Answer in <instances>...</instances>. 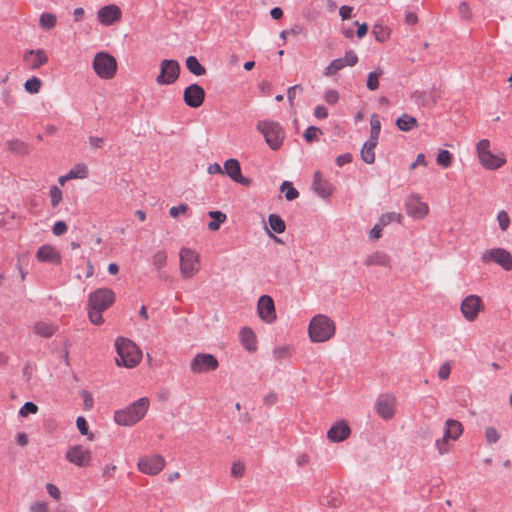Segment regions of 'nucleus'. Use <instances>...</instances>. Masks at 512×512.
Masks as SVG:
<instances>
[{
	"instance_id": "f257e3e1",
	"label": "nucleus",
	"mask_w": 512,
	"mask_h": 512,
	"mask_svg": "<svg viewBox=\"0 0 512 512\" xmlns=\"http://www.w3.org/2000/svg\"><path fill=\"white\" fill-rule=\"evenodd\" d=\"M115 348L117 352V357L115 359L117 366L131 369L141 362L142 352L130 339L118 337L115 340Z\"/></svg>"
},
{
	"instance_id": "f03ea898",
	"label": "nucleus",
	"mask_w": 512,
	"mask_h": 512,
	"mask_svg": "<svg viewBox=\"0 0 512 512\" xmlns=\"http://www.w3.org/2000/svg\"><path fill=\"white\" fill-rule=\"evenodd\" d=\"M335 331V322L324 314L312 317L308 325V336L312 343L329 341L335 335Z\"/></svg>"
},
{
	"instance_id": "7ed1b4c3",
	"label": "nucleus",
	"mask_w": 512,
	"mask_h": 512,
	"mask_svg": "<svg viewBox=\"0 0 512 512\" xmlns=\"http://www.w3.org/2000/svg\"><path fill=\"white\" fill-rule=\"evenodd\" d=\"M150 402L147 397H142L124 409L114 413V420L121 426H132L139 422L147 413Z\"/></svg>"
},
{
	"instance_id": "20e7f679",
	"label": "nucleus",
	"mask_w": 512,
	"mask_h": 512,
	"mask_svg": "<svg viewBox=\"0 0 512 512\" xmlns=\"http://www.w3.org/2000/svg\"><path fill=\"white\" fill-rule=\"evenodd\" d=\"M489 139H482L476 144V154L479 163L487 170H498L503 167L507 160L504 152L494 154Z\"/></svg>"
},
{
	"instance_id": "39448f33",
	"label": "nucleus",
	"mask_w": 512,
	"mask_h": 512,
	"mask_svg": "<svg viewBox=\"0 0 512 512\" xmlns=\"http://www.w3.org/2000/svg\"><path fill=\"white\" fill-rule=\"evenodd\" d=\"M257 130L264 136L266 143L272 150H278L285 139L283 127L273 120H261L257 123Z\"/></svg>"
},
{
	"instance_id": "423d86ee",
	"label": "nucleus",
	"mask_w": 512,
	"mask_h": 512,
	"mask_svg": "<svg viewBox=\"0 0 512 512\" xmlns=\"http://www.w3.org/2000/svg\"><path fill=\"white\" fill-rule=\"evenodd\" d=\"M179 266L183 278L194 277L201 269L200 254L192 248L182 247L179 250Z\"/></svg>"
},
{
	"instance_id": "0eeeda50",
	"label": "nucleus",
	"mask_w": 512,
	"mask_h": 512,
	"mask_svg": "<svg viewBox=\"0 0 512 512\" xmlns=\"http://www.w3.org/2000/svg\"><path fill=\"white\" fill-rule=\"evenodd\" d=\"M480 260L485 265L495 264L506 272L512 271V253L502 247H492L485 249Z\"/></svg>"
},
{
	"instance_id": "6e6552de",
	"label": "nucleus",
	"mask_w": 512,
	"mask_h": 512,
	"mask_svg": "<svg viewBox=\"0 0 512 512\" xmlns=\"http://www.w3.org/2000/svg\"><path fill=\"white\" fill-rule=\"evenodd\" d=\"M92 67L99 78L103 80H110L116 75L118 65L117 60L113 55L102 51L96 53L94 56Z\"/></svg>"
},
{
	"instance_id": "1a4fd4ad",
	"label": "nucleus",
	"mask_w": 512,
	"mask_h": 512,
	"mask_svg": "<svg viewBox=\"0 0 512 512\" xmlns=\"http://www.w3.org/2000/svg\"><path fill=\"white\" fill-rule=\"evenodd\" d=\"M485 311V303L481 296L469 294L460 303L462 317L469 323L475 322L479 315Z\"/></svg>"
},
{
	"instance_id": "9d476101",
	"label": "nucleus",
	"mask_w": 512,
	"mask_h": 512,
	"mask_svg": "<svg viewBox=\"0 0 512 512\" xmlns=\"http://www.w3.org/2000/svg\"><path fill=\"white\" fill-rule=\"evenodd\" d=\"M116 296L110 288H98L88 297V308L107 310L115 302Z\"/></svg>"
},
{
	"instance_id": "9b49d317",
	"label": "nucleus",
	"mask_w": 512,
	"mask_h": 512,
	"mask_svg": "<svg viewBox=\"0 0 512 512\" xmlns=\"http://www.w3.org/2000/svg\"><path fill=\"white\" fill-rule=\"evenodd\" d=\"M65 458L69 463L81 468L91 466L93 460L90 449L80 444L69 447Z\"/></svg>"
},
{
	"instance_id": "f8f14e48",
	"label": "nucleus",
	"mask_w": 512,
	"mask_h": 512,
	"mask_svg": "<svg viewBox=\"0 0 512 512\" xmlns=\"http://www.w3.org/2000/svg\"><path fill=\"white\" fill-rule=\"evenodd\" d=\"M180 75V65L173 59H164L160 62V73L156 77L159 85H171L175 83Z\"/></svg>"
},
{
	"instance_id": "ddd939ff",
	"label": "nucleus",
	"mask_w": 512,
	"mask_h": 512,
	"mask_svg": "<svg viewBox=\"0 0 512 512\" xmlns=\"http://www.w3.org/2000/svg\"><path fill=\"white\" fill-rule=\"evenodd\" d=\"M190 370L195 374H203L215 371L219 367L217 358L210 353H198L190 362Z\"/></svg>"
},
{
	"instance_id": "4468645a",
	"label": "nucleus",
	"mask_w": 512,
	"mask_h": 512,
	"mask_svg": "<svg viewBox=\"0 0 512 512\" xmlns=\"http://www.w3.org/2000/svg\"><path fill=\"white\" fill-rule=\"evenodd\" d=\"M166 461L160 454L144 455L138 459L137 468L146 475H157L165 467Z\"/></svg>"
},
{
	"instance_id": "2eb2a0df",
	"label": "nucleus",
	"mask_w": 512,
	"mask_h": 512,
	"mask_svg": "<svg viewBox=\"0 0 512 512\" xmlns=\"http://www.w3.org/2000/svg\"><path fill=\"white\" fill-rule=\"evenodd\" d=\"M358 63V56L353 50H349L345 53V55L341 58H337L332 60L328 66L324 68L323 75L324 76H334L340 70L344 69L347 66L353 67Z\"/></svg>"
},
{
	"instance_id": "dca6fc26",
	"label": "nucleus",
	"mask_w": 512,
	"mask_h": 512,
	"mask_svg": "<svg viewBox=\"0 0 512 512\" xmlns=\"http://www.w3.org/2000/svg\"><path fill=\"white\" fill-rule=\"evenodd\" d=\"M257 312L260 319L268 324L277 319L275 304L269 295H262L257 302Z\"/></svg>"
},
{
	"instance_id": "f3484780",
	"label": "nucleus",
	"mask_w": 512,
	"mask_h": 512,
	"mask_svg": "<svg viewBox=\"0 0 512 512\" xmlns=\"http://www.w3.org/2000/svg\"><path fill=\"white\" fill-rule=\"evenodd\" d=\"M396 398L391 394L380 395L376 401V412L384 420L394 417L396 411Z\"/></svg>"
},
{
	"instance_id": "a211bd4d",
	"label": "nucleus",
	"mask_w": 512,
	"mask_h": 512,
	"mask_svg": "<svg viewBox=\"0 0 512 512\" xmlns=\"http://www.w3.org/2000/svg\"><path fill=\"white\" fill-rule=\"evenodd\" d=\"M223 173L227 174L234 182L245 187L252 185V180L246 178L241 173L240 162L235 158H230L224 162Z\"/></svg>"
},
{
	"instance_id": "6ab92c4d",
	"label": "nucleus",
	"mask_w": 512,
	"mask_h": 512,
	"mask_svg": "<svg viewBox=\"0 0 512 512\" xmlns=\"http://www.w3.org/2000/svg\"><path fill=\"white\" fill-rule=\"evenodd\" d=\"M183 100L187 106L198 108L205 100V90L196 83L191 84L184 89Z\"/></svg>"
},
{
	"instance_id": "aec40b11",
	"label": "nucleus",
	"mask_w": 512,
	"mask_h": 512,
	"mask_svg": "<svg viewBox=\"0 0 512 512\" xmlns=\"http://www.w3.org/2000/svg\"><path fill=\"white\" fill-rule=\"evenodd\" d=\"M98 21L104 26H111L122 18V11L116 4L101 7L97 12Z\"/></svg>"
},
{
	"instance_id": "412c9836",
	"label": "nucleus",
	"mask_w": 512,
	"mask_h": 512,
	"mask_svg": "<svg viewBox=\"0 0 512 512\" xmlns=\"http://www.w3.org/2000/svg\"><path fill=\"white\" fill-rule=\"evenodd\" d=\"M406 212L414 219H423L429 214V206L422 202L416 195L411 196L406 202Z\"/></svg>"
},
{
	"instance_id": "4be33fe9",
	"label": "nucleus",
	"mask_w": 512,
	"mask_h": 512,
	"mask_svg": "<svg viewBox=\"0 0 512 512\" xmlns=\"http://www.w3.org/2000/svg\"><path fill=\"white\" fill-rule=\"evenodd\" d=\"M363 264L366 267H382L391 269L392 258L387 252L376 250L365 257Z\"/></svg>"
},
{
	"instance_id": "5701e85b",
	"label": "nucleus",
	"mask_w": 512,
	"mask_h": 512,
	"mask_svg": "<svg viewBox=\"0 0 512 512\" xmlns=\"http://www.w3.org/2000/svg\"><path fill=\"white\" fill-rule=\"evenodd\" d=\"M23 61L29 69L36 70L47 64L48 55L43 49H31L24 53Z\"/></svg>"
},
{
	"instance_id": "b1692460",
	"label": "nucleus",
	"mask_w": 512,
	"mask_h": 512,
	"mask_svg": "<svg viewBox=\"0 0 512 512\" xmlns=\"http://www.w3.org/2000/svg\"><path fill=\"white\" fill-rule=\"evenodd\" d=\"M36 258L43 263L59 265L62 257L60 251L53 245H42L36 252Z\"/></svg>"
},
{
	"instance_id": "393cba45",
	"label": "nucleus",
	"mask_w": 512,
	"mask_h": 512,
	"mask_svg": "<svg viewBox=\"0 0 512 512\" xmlns=\"http://www.w3.org/2000/svg\"><path fill=\"white\" fill-rule=\"evenodd\" d=\"M239 338L244 349L250 353L256 352L258 349L257 336L249 327H244L239 333Z\"/></svg>"
},
{
	"instance_id": "a878e982",
	"label": "nucleus",
	"mask_w": 512,
	"mask_h": 512,
	"mask_svg": "<svg viewBox=\"0 0 512 512\" xmlns=\"http://www.w3.org/2000/svg\"><path fill=\"white\" fill-rule=\"evenodd\" d=\"M313 190L318 196L322 198H328L332 194L331 184L322 178V174L319 171L314 173Z\"/></svg>"
},
{
	"instance_id": "bb28decb",
	"label": "nucleus",
	"mask_w": 512,
	"mask_h": 512,
	"mask_svg": "<svg viewBox=\"0 0 512 512\" xmlns=\"http://www.w3.org/2000/svg\"><path fill=\"white\" fill-rule=\"evenodd\" d=\"M350 435V428L344 422L333 425L327 432V438L332 442H341Z\"/></svg>"
},
{
	"instance_id": "cd10ccee",
	"label": "nucleus",
	"mask_w": 512,
	"mask_h": 512,
	"mask_svg": "<svg viewBox=\"0 0 512 512\" xmlns=\"http://www.w3.org/2000/svg\"><path fill=\"white\" fill-rule=\"evenodd\" d=\"M463 433V425L461 422L448 419L444 424V435L452 441L457 440Z\"/></svg>"
},
{
	"instance_id": "c85d7f7f",
	"label": "nucleus",
	"mask_w": 512,
	"mask_h": 512,
	"mask_svg": "<svg viewBox=\"0 0 512 512\" xmlns=\"http://www.w3.org/2000/svg\"><path fill=\"white\" fill-rule=\"evenodd\" d=\"M378 141H372V139H368L362 149H361V158L367 164H373L375 162V147Z\"/></svg>"
},
{
	"instance_id": "c756f323",
	"label": "nucleus",
	"mask_w": 512,
	"mask_h": 512,
	"mask_svg": "<svg viewBox=\"0 0 512 512\" xmlns=\"http://www.w3.org/2000/svg\"><path fill=\"white\" fill-rule=\"evenodd\" d=\"M396 126L399 130L408 132L418 127V121L413 116L403 114L396 120Z\"/></svg>"
},
{
	"instance_id": "7c9ffc66",
	"label": "nucleus",
	"mask_w": 512,
	"mask_h": 512,
	"mask_svg": "<svg viewBox=\"0 0 512 512\" xmlns=\"http://www.w3.org/2000/svg\"><path fill=\"white\" fill-rule=\"evenodd\" d=\"M55 331L56 327L53 324L44 321L36 322L33 326V332L40 337L49 338Z\"/></svg>"
},
{
	"instance_id": "2f4dec72",
	"label": "nucleus",
	"mask_w": 512,
	"mask_h": 512,
	"mask_svg": "<svg viewBox=\"0 0 512 512\" xmlns=\"http://www.w3.org/2000/svg\"><path fill=\"white\" fill-rule=\"evenodd\" d=\"M185 64L186 68L195 76H202L206 73L205 67L201 65L195 56L187 57Z\"/></svg>"
},
{
	"instance_id": "473e14b6",
	"label": "nucleus",
	"mask_w": 512,
	"mask_h": 512,
	"mask_svg": "<svg viewBox=\"0 0 512 512\" xmlns=\"http://www.w3.org/2000/svg\"><path fill=\"white\" fill-rule=\"evenodd\" d=\"M57 24V17L53 13L44 12L39 17V25L43 30L50 31Z\"/></svg>"
},
{
	"instance_id": "72a5a7b5",
	"label": "nucleus",
	"mask_w": 512,
	"mask_h": 512,
	"mask_svg": "<svg viewBox=\"0 0 512 512\" xmlns=\"http://www.w3.org/2000/svg\"><path fill=\"white\" fill-rule=\"evenodd\" d=\"M208 215L213 219V221L208 223V229L210 231H217L220 225L227 220L226 214L221 211H210Z\"/></svg>"
},
{
	"instance_id": "f704fd0d",
	"label": "nucleus",
	"mask_w": 512,
	"mask_h": 512,
	"mask_svg": "<svg viewBox=\"0 0 512 512\" xmlns=\"http://www.w3.org/2000/svg\"><path fill=\"white\" fill-rule=\"evenodd\" d=\"M383 75V70L377 68L370 72L367 76L366 86L370 91H375L379 88V78Z\"/></svg>"
},
{
	"instance_id": "c9c22d12",
	"label": "nucleus",
	"mask_w": 512,
	"mask_h": 512,
	"mask_svg": "<svg viewBox=\"0 0 512 512\" xmlns=\"http://www.w3.org/2000/svg\"><path fill=\"white\" fill-rule=\"evenodd\" d=\"M68 174L72 180L85 179L88 177V167L84 163H78L68 171Z\"/></svg>"
},
{
	"instance_id": "e433bc0d",
	"label": "nucleus",
	"mask_w": 512,
	"mask_h": 512,
	"mask_svg": "<svg viewBox=\"0 0 512 512\" xmlns=\"http://www.w3.org/2000/svg\"><path fill=\"white\" fill-rule=\"evenodd\" d=\"M269 226L276 233H283L286 230V224L284 220L277 214H270L268 217Z\"/></svg>"
},
{
	"instance_id": "4c0bfd02",
	"label": "nucleus",
	"mask_w": 512,
	"mask_h": 512,
	"mask_svg": "<svg viewBox=\"0 0 512 512\" xmlns=\"http://www.w3.org/2000/svg\"><path fill=\"white\" fill-rule=\"evenodd\" d=\"M370 137L369 139H372V141H378L380 131H381V122L380 118L377 114H372L370 117Z\"/></svg>"
},
{
	"instance_id": "58836bf2",
	"label": "nucleus",
	"mask_w": 512,
	"mask_h": 512,
	"mask_svg": "<svg viewBox=\"0 0 512 512\" xmlns=\"http://www.w3.org/2000/svg\"><path fill=\"white\" fill-rule=\"evenodd\" d=\"M453 155L448 150L440 149L437 154L436 162L443 168H448L452 165Z\"/></svg>"
},
{
	"instance_id": "ea45409f",
	"label": "nucleus",
	"mask_w": 512,
	"mask_h": 512,
	"mask_svg": "<svg viewBox=\"0 0 512 512\" xmlns=\"http://www.w3.org/2000/svg\"><path fill=\"white\" fill-rule=\"evenodd\" d=\"M372 34L378 42H385L390 37V30L380 24H375L372 29Z\"/></svg>"
},
{
	"instance_id": "a19ab883",
	"label": "nucleus",
	"mask_w": 512,
	"mask_h": 512,
	"mask_svg": "<svg viewBox=\"0 0 512 512\" xmlns=\"http://www.w3.org/2000/svg\"><path fill=\"white\" fill-rule=\"evenodd\" d=\"M496 221L498 224L499 229L501 232H506L510 225H511V219L507 211L500 210L496 215Z\"/></svg>"
},
{
	"instance_id": "79ce46f5",
	"label": "nucleus",
	"mask_w": 512,
	"mask_h": 512,
	"mask_svg": "<svg viewBox=\"0 0 512 512\" xmlns=\"http://www.w3.org/2000/svg\"><path fill=\"white\" fill-rule=\"evenodd\" d=\"M9 149L18 155H27L29 153L28 145L21 140H13L8 144Z\"/></svg>"
},
{
	"instance_id": "37998d69",
	"label": "nucleus",
	"mask_w": 512,
	"mask_h": 512,
	"mask_svg": "<svg viewBox=\"0 0 512 512\" xmlns=\"http://www.w3.org/2000/svg\"><path fill=\"white\" fill-rule=\"evenodd\" d=\"M402 220H403V216L397 212L385 213V214H382L379 218V222L384 227L389 225L392 222L401 223Z\"/></svg>"
},
{
	"instance_id": "c03bdc74",
	"label": "nucleus",
	"mask_w": 512,
	"mask_h": 512,
	"mask_svg": "<svg viewBox=\"0 0 512 512\" xmlns=\"http://www.w3.org/2000/svg\"><path fill=\"white\" fill-rule=\"evenodd\" d=\"M49 196L52 208H56L63 199V193L61 189L56 185L50 187Z\"/></svg>"
},
{
	"instance_id": "a18cd8bd",
	"label": "nucleus",
	"mask_w": 512,
	"mask_h": 512,
	"mask_svg": "<svg viewBox=\"0 0 512 512\" xmlns=\"http://www.w3.org/2000/svg\"><path fill=\"white\" fill-rule=\"evenodd\" d=\"M293 348L289 345L277 346L273 349V356L276 360H282L292 355Z\"/></svg>"
},
{
	"instance_id": "49530a36",
	"label": "nucleus",
	"mask_w": 512,
	"mask_h": 512,
	"mask_svg": "<svg viewBox=\"0 0 512 512\" xmlns=\"http://www.w3.org/2000/svg\"><path fill=\"white\" fill-rule=\"evenodd\" d=\"M167 263V253L163 250L157 251L152 256V264L156 270H161Z\"/></svg>"
},
{
	"instance_id": "de8ad7c7",
	"label": "nucleus",
	"mask_w": 512,
	"mask_h": 512,
	"mask_svg": "<svg viewBox=\"0 0 512 512\" xmlns=\"http://www.w3.org/2000/svg\"><path fill=\"white\" fill-rule=\"evenodd\" d=\"M42 82L38 77H32L24 83L25 90L30 94H36L40 91Z\"/></svg>"
},
{
	"instance_id": "09e8293b",
	"label": "nucleus",
	"mask_w": 512,
	"mask_h": 512,
	"mask_svg": "<svg viewBox=\"0 0 512 512\" xmlns=\"http://www.w3.org/2000/svg\"><path fill=\"white\" fill-rule=\"evenodd\" d=\"M281 191L285 193V198L288 201L295 200L299 196V192L288 181H284L281 184Z\"/></svg>"
},
{
	"instance_id": "8fccbe9b",
	"label": "nucleus",
	"mask_w": 512,
	"mask_h": 512,
	"mask_svg": "<svg viewBox=\"0 0 512 512\" xmlns=\"http://www.w3.org/2000/svg\"><path fill=\"white\" fill-rule=\"evenodd\" d=\"M76 425H77V428H78L79 432L82 435L87 436L90 441L94 440V435L89 432L88 423H87L86 419L83 416H78L77 417Z\"/></svg>"
},
{
	"instance_id": "3c124183",
	"label": "nucleus",
	"mask_w": 512,
	"mask_h": 512,
	"mask_svg": "<svg viewBox=\"0 0 512 512\" xmlns=\"http://www.w3.org/2000/svg\"><path fill=\"white\" fill-rule=\"evenodd\" d=\"M450 440L451 439L446 438L444 434L442 438L436 440L435 446L440 455L447 454L451 451V445L449 444Z\"/></svg>"
},
{
	"instance_id": "603ef678",
	"label": "nucleus",
	"mask_w": 512,
	"mask_h": 512,
	"mask_svg": "<svg viewBox=\"0 0 512 512\" xmlns=\"http://www.w3.org/2000/svg\"><path fill=\"white\" fill-rule=\"evenodd\" d=\"M499 431L494 427H487L485 429V439L488 444H495L500 439Z\"/></svg>"
},
{
	"instance_id": "864d4df0",
	"label": "nucleus",
	"mask_w": 512,
	"mask_h": 512,
	"mask_svg": "<svg viewBox=\"0 0 512 512\" xmlns=\"http://www.w3.org/2000/svg\"><path fill=\"white\" fill-rule=\"evenodd\" d=\"M104 310H97V309H92V308H88V317H89V320L94 324V325H101L104 323V318L102 316V312Z\"/></svg>"
},
{
	"instance_id": "5fc2aeb1",
	"label": "nucleus",
	"mask_w": 512,
	"mask_h": 512,
	"mask_svg": "<svg viewBox=\"0 0 512 512\" xmlns=\"http://www.w3.org/2000/svg\"><path fill=\"white\" fill-rule=\"evenodd\" d=\"M321 130L316 127V126H309L305 132H304V139L308 142V143H311L315 140H318V136L319 134H321Z\"/></svg>"
},
{
	"instance_id": "6e6d98bb",
	"label": "nucleus",
	"mask_w": 512,
	"mask_h": 512,
	"mask_svg": "<svg viewBox=\"0 0 512 512\" xmlns=\"http://www.w3.org/2000/svg\"><path fill=\"white\" fill-rule=\"evenodd\" d=\"M339 93L335 89H328L323 94L324 101L329 105H335L339 101Z\"/></svg>"
},
{
	"instance_id": "4d7b16f0",
	"label": "nucleus",
	"mask_w": 512,
	"mask_h": 512,
	"mask_svg": "<svg viewBox=\"0 0 512 512\" xmlns=\"http://www.w3.org/2000/svg\"><path fill=\"white\" fill-rule=\"evenodd\" d=\"M38 406L33 402H26L19 410V414L22 417H27L30 414H36L38 412Z\"/></svg>"
},
{
	"instance_id": "13d9d810",
	"label": "nucleus",
	"mask_w": 512,
	"mask_h": 512,
	"mask_svg": "<svg viewBox=\"0 0 512 512\" xmlns=\"http://www.w3.org/2000/svg\"><path fill=\"white\" fill-rule=\"evenodd\" d=\"M245 464L241 461L233 462L231 465V475L235 478H241L245 474Z\"/></svg>"
},
{
	"instance_id": "bf43d9fd",
	"label": "nucleus",
	"mask_w": 512,
	"mask_h": 512,
	"mask_svg": "<svg viewBox=\"0 0 512 512\" xmlns=\"http://www.w3.org/2000/svg\"><path fill=\"white\" fill-rule=\"evenodd\" d=\"M30 512H48L49 506L44 501H35L29 507Z\"/></svg>"
},
{
	"instance_id": "052dcab7",
	"label": "nucleus",
	"mask_w": 512,
	"mask_h": 512,
	"mask_svg": "<svg viewBox=\"0 0 512 512\" xmlns=\"http://www.w3.org/2000/svg\"><path fill=\"white\" fill-rule=\"evenodd\" d=\"M80 394H81V398L83 400L84 408L86 410H90L93 407V403H94L92 394L86 390H82L80 392Z\"/></svg>"
},
{
	"instance_id": "680f3d73",
	"label": "nucleus",
	"mask_w": 512,
	"mask_h": 512,
	"mask_svg": "<svg viewBox=\"0 0 512 512\" xmlns=\"http://www.w3.org/2000/svg\"><path fill=\"white\" fill-rule=\"evenodd\" d=\"M188 210L187 204H180L178 206H173L169 210V214L173 218H177L180 214H185Z\"/></svg>"
},
{
	"instance_id": "e2e57ef3",
	"label": "nucleus",
	"mask_w": 512,
	"mask_h": 512,
	"mask_svg": "<svg viewBox=\"0 0 512 512\" xmlns=\"http://www.w3.org/2000/svg\"><path fill=\"white\" fill-rule=\"evenodd\" d=\"M67 230L68 227L64 221H57L52 228V232L56 236L65 234Z\"/></svg>"
},
{
	"instance_id": "0e129e2a",
	"label": "nucleus",
	"mask_w": 512,
	"mask_h": 512,
	"mask_svg": "<svg viewBox=\"0 0 512 512\" xmlns=\"http://www.w3.org/2000/svg\"><path fill=\"white\" fill-rule=\"evenodd\" d=\"M46 490H47V493L55 500H60L61 499V492L59 490V488L52 484V483H47L46 484Z\"/></svg>"
},
{
	"instance_id": "69168bd1",
	"label": "nucleus",
	"mask_w": 512,
	"mask_h": 512,
	"mask_svg": "<svg viewBox=\"0 0 512 512\" xmlns=\"http://www.w3.org/2000/svg\"><path fill=\"white\" fill-rule=\"evenodd\" d=\"M384 226L381 225L380 222L374 225V227L369 232V237L371 240H378L382 235V230Z\"/></svg>"
},
{
	"instance_id": "338daca9",
	"label": "nucleus",
	"mask_w": 512,
	"mask_h": 512,
	"mask_svg": "<svg viewBox=\"0 0 512 512\" xmlns=\"http://www.w3.org/2000/svg\"><path fill=\"white\" fill-rule=\"evenodd\" d=\"M450 373H451V365L448 362L442 364L438 370V376L442 380L448 379L450 376Z\"/></svg>"
},
{
	"instance_id": "774afa93",
	"label": "nucleus",
	"mask_w": 512,
	"mask_h": 512,
	"mask_svg": "<svg viewBox=\"0 0 512 512\" xmlns=\"http://www.w3.org/2000/svg\"><path fill=\"white\" fill-rule=\"evenodd\" d=\"M88 141L90 147L93 149H101L105 144L104 138L98 136H91Z\"/></svg>"
}]
</instances>
